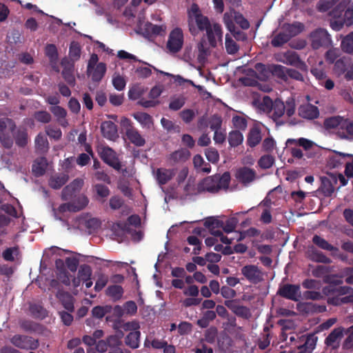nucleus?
<instances>
[{
	"instance_id": "052dcab7",
	"label": "nucleus",
	"mask_w": 353,
	"mask_h": 353,
	"mask_svg": "<svg viewBox=\"0 0 353 353\" xmlns=\"http://www.w3.org/2000/svg\"><path fill=\"white\" fill-rule=\"evenodd\" d=\"M21 328L28 332H35L39 330V324L30 320H23L20 323Z\"/></svg>"
},
{
	"instance_id": "f257e3e1",
	"label": "nucleus",
	"mask_w": 353,
	"mask_h": 353,
	"mask_svg": "<svg viewBox=\"0 0 353 353\" xmlns=\"http://www.w3.org/2000/svg\"><path fill=\"white\" fill-rule=\"evenodd\" d=\"M230 181V174L228 172H224L221 176L215 174L205 177L198 184V192L216 193L221 189H228Z\"/></svg>"
},
{
	"instance_id": "338daca9",
	"label": "nucleus",
	"mask_w": 353,
	"mask_h": 353,
	"mask_svg": "<svg viewBox=\"0 0 353 353\" xmlns=\"http://www.w3.org/2000/svg\"><path fill=\"white\" fill-rule=\"evenodd\" d=\"M274 163V158L272 155L270 154H265L262 156L258 161L259 165L263 169H268L271 168Z\"/></svg>"
},
{
	"instance_id": "4d7b16f0",
	"label": "nucleus",
	"mask_w": 353,
	"mask_h": 353,
	"mask_svg": "<svg viewBox=\"0 0 353 353\" xmlns=\"http://www.w3.org/2000/svg\"><path fill=\"white\" fill-rule=\"evenodd\" d=\"M256 70L259 73L257 77L261 80H266L268 79L270 72V65L267 68L266 65L261 63H258L255 65Z\"/></svg>"
},
{
	"instance_id": "ea45409f",
	"label": "nucleus",
	"mask_w": 353,
	"mask_h": 353,
	"mask_svg": "<svg viewBox=\"0 0 353 353\" xmlns=\"http://www.w3.org/2000/svg\"><path fill=\"white\" fill-rule=\"evenodd\" d=\"M124 293L123 288L121 285H109L106 289V294L114 301H119Z\"/></svg>"
},
{
	"instance_id": "a211bd4d",
	"label": "nucleus",
	"mask_w": 353,
	"mask_h": 353,
	"mask_svg": "<svg viewBox=\"0 0 353 353\" xmlns=\"http://www.w3.org/2000/svg\"><path fill=\"white\" fill-rule=\"evenodd\" d=\"M352 157V154L334 151L333 154L328 158L327 165L331 168H339L343 164L347 163L346 161L347 158L351 159Z\"/></svg>"
},
{
	"instance_id": "e433bc0d",
	"label": "nucleus",
	"mask_w": 353,
	"mask_h": 353,
	"mask_svg": "<svg viewBox=\"0 0 353 353\" xmlns=\"http://www.w3.org/2000/svg\"><path fill=\"white\" fill-rule=\"evenodd\" d=\"M329 296L327 299V303L329 305L339 306L343 304L349 303L353 302V296H345L343 297H341L336 294H327Z\"/></svg>"
},
{
	"instance_id": "37998d69",
	"label": "nucleus",
	"mask_w": 353,
	"mask_h": 353,
	"mask_svg": "<svg viewBox=\"0 0 353 353\" xmlns=\"http://www.w3.org/2000/svg\"><path fill=\"white\" fill-rule=\"evenodd\" d=\"M350 3L348 0H342L339 1L335 8L330 12L332 18L342 19L344 10Z\"/></svg>"
},
{
	"instance_id": "20e7f679",
	"label": "nucleus",
	"mask_w": 353,
	"mask_h": 353,
	"mask_svg": "<svg viewBox=\"0 0 353 353\" xmlns=\"http://www.w3.org/2000/svg\"><path fill=\"white\" fill-rule=\"evenodd\" d=\"M183 32L181 28L176 27L170 31L166 48L170 52L177 53L183 48Z\"/></svg>"
},
{
	"instance_id": "c03bdc74",
	"label": "nucleus",
	"mask_w": 353,
	"mask_h": 353,
	"mask_svg": "<svg viewBox=\"0 0 353 353\" xmlns=\"http://www.w3.org/2000/svg\"><path fill=\"white\" fill-rule=\"evenodd\" d=\"M341 48L344 52L353 54V32L343 38Z\"/></svg>"
},
{
	"instance_id": "7ed1b4c3",
	"label": "nucleus",
	"mask_w": 353,
	"mask_h": 353,
	"mask_svg": "<svg viewBox=\"0 0 353 353\" xmlns=\"http://www.w3.org/2000/svg\"><path fill=\"white\" fill-rule=\"evenodd\" d=\"M123 343L121 336L117 334L110 335L105 339L96 342V350L100 353H108L107 352H114L119 349Z\"/></svg>"
},
{
	"instance_id": "0eeeda50",
	"label": "nucleus",
	"mask_w": 353,
	"mask_h": 353,
	"mask_svg": "<svg viewBox=\"0 0 353 353\" xmlns=\"http://www.w3.org/2000/svg\"><path fill=\"white\" fill-rule=\"evenodd\" d=\"M241 274L252 284H258L263 281V273L257 265H246L241 269Z\"/></svg>"
},
{
	"instance_id": "774afa93",
	"label": "nucleus",
	"mask_w": 353,
	"mask_h": 353,
	"mask_svg": "<svg viewBox=\"0 0 353 353\" xmlns=\"http://www.w3.org/2000/svg\"><path fill=\"white\" fill-rule=\"evenodd\" d=\"M89 203L88 197L85 195L79 196L77 199L72 201L76 212L83 210Z\"/></svg>"
},
{
	"instance_id": "7c9ffc66",
	"label": "nucleus",
	"mask_w": 353,
	"mask_h": 353,
	"mask_svg": "<svg viewBox=\"0 0 353 353\" xmlns=\"http://www.w3.org/2000/svg\"><path fill=\"white\" fill-rule=\"evenodd\" d=\"M174 170L158 168L156 172V178L160 185L166 184L174 176Z\"/></svg>"
},
{
	"instance_id": "4468645a",
	"label": "nucleus",
	"mask_w": 353,
	"mask_h": 353,
	"mask_svg": "<svg viewBox=\"0 0 353 353\" xmlns=\"http://www.w3.org/2000/svg\"><path fill=\"white\" fill-rule=\"evenodd\" d=\"M306 255L310 260L316 263L325 264H330L332 263L331 259L327 257L322 252L317 250L314 245H311L307 247Z\"/></svg>"
},
{
	"instance_id": "4c0bfd02",
	"label": "nucleus",
	"mask_w": 353,
	"mask_h": 353,
	"mask_svg": "<svg viewBox=\"0 0 353 353\" xmlns=\"http://www.w3.org/2000/svg\"><path fill=\"white\" fill-rule=\"evenodd\" d=\"M343 121L344 118L341 116L330 117L324 120L323 125L327 130L339 128L341 130Z\"/></svg>"
},
{
	"instance_id": "3c124183",
	"label": "nucleus",
	"mask_w": 353,
	"mask_h": 353,
	"mask_svg": "<svg viewBox=\"0 0 353 353\" xmlns=\"http://www.w3.org/2000/svg\"><path fill=\"white\" fill-rule=\"evenodd\" d=\"M29 310L32 316L34 318L43 319L47 314L46 310L39 304H30Z\"/></svg>"
},
{
	"instance_id": "9d476101",
	"label": "nucleus",
	"mask_w": 353,
	"mask_h": 353,
	"mask_svg": "<svg viewBox=\"0 0 353 353\" xmlns=\"http://www.w3.org/2000/svg\"><path fill=\"white\" fill-rule=\"evenodd\" d=\"M101 159L108 165L117 171H120L121 164L117 157L116 152L110 147H103L100 152Z\"/></svg>"
},
{
	"instance_id": "9b49d317",
	"label": "nucleus",
	"mask_w": 353,
	"mask_h": 353,
	"mask_svg": "<svg viewBox=\"0 0 353 353\" xmlns=\"http://www.w3.org/2000/svg\"><path fill=\"white\" fill-rule=\"evenodd\" d=\"M285 112V103L279 100L276 99L272 105V108L269 112L270 117L278 125H283L285 123V121L282 119Z\"/></svg>"
},
{
	"instance_id": "8fccbe9b",
	"label": "nucleus",
	"mask_w": 353,
	"mask_h": 353,
	"mask_svg": "<svg viewBox=\"0 0 353 353\" xmlns=\"http://www.w3.org/2000/svg\"><path fill=\"white\" fill-rule=\"evenodd\" d=\"M35 147L37 150L46 152L49 148V144L46 137L39 133L35 138Z\"/></svg>"
},
{
	"instance_id": "4be33fe9",
	"label": "nucleus",
	"mask_w": 353,
	"mask_h": 353,
	"mask_svg": "<svg viewBox=\"0 0 353 353\" xmlns=\"http://www.w3.org/2000/svg\"><path fill=\"white\" fill-rule=\"evenodd\" d=\"M56 296L68 312H72L74 310V297L69 292L59 290Z\"/></svg>"
},
{
	"instance_id": "58836bf2",
	"label": "nucleus",
	"mask_w": 353,
	"mask_h": 353,
	"mask_svg": "<svg viewBox=\"0 0 353 353\" xmlns=\"http://www.w3.org/2000/svg\"><path fill=\"white\" fill-rule=\"evenodd\" d=\"M287 70H288V68H286L283 65H281L272 64L270 65L271 74L274 77H275L285 82L288 81Z\"/></svg>"
},
{
	"instance_id": "412c9836",
	"label": "nucleus",
	"mask_w": 353,
	"mask_h": 353,
	"mask_svg": "<svg viewBox=\"0 0 353 353\" xmlns=\"http://www.w3.org/2000/svg\"><path fill=\"white\" fill-rule=\"evenodd\" d=\"M101 131L104 138L109 140H114L118 137L117 126L111 121L102 122L101 125Z\"/></svg>"
},
{
	"instance_id": "b1692460",
	"label": "nucleus",
	"mask_w": 353,
	"mask_h": 353,
	"mask_svg": "<svg viewBox=\"0 0 353 353\" xmlns=\"http://www.w3.org/2000/svg\"><path fill=\"white\" fill-rule=\"evenodd\" d=\"M208 41L212 47H216L217 41H221L222 29L219 23H214L211 28L206 31Z\"/></svg>"
},
{
	"instance_id": "e2e57ef3",
	"label": "nucleus",
	"mask_w": 353,
	"mask_h": 353,
	"mask_svg": "<svg viewBox=\"0 0 353 353\" xmlns=\"http://www.w3.org/2000/svg\"><path fill=\"white\" fill-rule=\"evenodd\" d=\"M339 1L340 0H320L317 3V9L320 12H326Z\"/></svg>"
},
{
	"instance_id": "79ce46f5",
	"label": "nucleus",
	"mask_w": 353,
	"mask_h": 353,
	"mask_svg": "<svg viewBox=\"0 0 353 353\" xmlns=\"http://www.w3.org/2000/svg\"><path fill=\"white\" fill-rule=\"evenodd\" d=\"M341 138L350 139L353 137V121L349 119H344L342 123L341 132H339Z\"/></svg>"
},
{
	"instance_id": "6e6552de",
	"label": "nucleus",
	"mask_w": 353,
	"mask_h": 353,
	"mask_svg": "<svg viewBox=\"0 0 353 353\" xmlns=\"http://www.w3.org/2000/svg\"><path fill=\"white\" fill-rule=\"evenodd\" d=\"M61 65L63 67L61 72L63 78L69 85L74 87L76 83L74 75V63L71 61L69 58L64 57L61 61Z\"/></svg>"
},
{
	"instance_id": "603ef678",
	"label": "nucleus",
	"mask_w": 353,
	"mask_h": 353,
	"mask_svg": "<svg viewBox=\"0 0 353 353\" xmlns=\"http://www.w3.org/2000/svg\"><path fill=\"white\" fill-rule=\"evenodd\" d=\"M81 57V47L77 42L72 41L70 45L69 57L71 61L79 60Z\"/></svg>"
},
{
	"instance_id": "2eb2a0df",
	"label": "nucleus",
	"mask_w": 353,
	"mask_h": 353,
	"mask_svg": "<svg viewBox=\"0 0 353 353\" xmlns=\"http://www.w3.org/2000/svg\"><path fill=\"white\" fill-rule=\"evenodd\" d=\"M224 304L234 314L239 317L248 319L250 316V309L246 306L239 305L236 300H227L225 301Z\"/></svg>"
},
{
	"instance_id": "cd10ccee",
	"label": "nucleus",
	"mask_w": 353,
	"mask_h": 353,
	"mask_svg": "<svg viewBox=\"0 0 353 353\" xmlns=\"http://www.w3.org/2000/svg\"><path fill=\"white\" fill-rule=\"evenodd\" d=\"M125 134L130 142L138 147L143 146L145 143L144 138H143L139 131L132 126H130L126 129Z\"/></svg>"
},
{
	"instance_id": "5701e85b",
	"label": "nucleus",
	"mask_w": 353,
	"mask_h": 353,
	"mask_svg": "<svg viewBox=\"0 0 353 353\" xmlns=\"http://www.w3.org/2000/svg\"><path fill=\"white\" fill-rule=\"evenodd\" d=\"M195 9L192 6V11L194 12V21L196 23V25L198 28V29L201 31H207L210 28H211V23L210 22L209 19L203 15L200 11L199 10V8L197 6H195Z\"/></svg>"
},
{
	"instance_id": "72a5a7b5",
	"label": "nucleus",
	"mask_w": 353,
	"mask_h": 353,
	"mask_svg": "<svg viewBox=\"0 0 353 353\" xmlns=\"http://www.w3.org/2000/svg\"><path fill=\"white\" fill-rule=\"evenodd\" d=\"M190 157V151L186 148H181L170 154L169 159L174 163L185 162Z\"/></svg>"
},
{
	"instance_id": "a878e982",
	"label": "nucleus",
	"mask_w": 353,
	"mask_h": 353,
	"mask_svg": "<svg viewBox=\"0 0 353 353\" xmlns=\"http://www.w3.org/2000/svg\"><path fill=\"white\" fill-rule=\"evenodd\" d=\"M262 139L261 128L257 126H253L249 131L247 138V145L250 148L256 146Z\"/></svg>"
},
{
	"instance_id": "13d9d810",
	"label": "nucleus",
	"mask_w": 353,
	"mask_h": 353,
	"mask_svg": "<svg viewBox=\"0 0 353 353\" xmlns=\"http://www.w3.org/2000/svg\"><path fill=\"white\" fill-rule=\"evenodd\" d=\"M225 46L227 52L230 54H234L236 53L239 49V47L236 43L228 34L225 35Z\"/></svg>"
},
{
	"instance_id": "39448f33",
	"label": "nucleus",
	"mask_w": 353,
	"mask_h": 353,
	"mask_svg": "<svg viewBox=\"0 0 353 353\" xmlns=\"http://www.w3.org/2000/svg\"><path fill=\"white\" fill-rule=\"evenodd\" d=\"M312 48L317 50L321 47H329L332 40L327 31L323 28H319L313 31L310 34Z\"/></svg>"
},
{
	"instance_id": "5fc2aeb1",
	"label": "nucleus",
	"mask_w": 353,
	"mask_h": 353,
	"mask_svg": "<svg viewBox=\"0 0 353 353\" xmlns=\"http://www.w3.org/2000/svg\"><path fill=\"white\" fill-rule=\"evenodd\" d=\"M332 271V268L330 266L319 265L312 270V275L316 278L323 277L324 279L325 276L329 274Z\"/></svg>"
},
{
	"instance_id": "6ab92c4d",
	"label": "nucleus",
	"mask_w": 353,
	"mask_h": 353,
	"mask_svg": "<svg viewBox=\"0 0 353 353\" xmlns=\"http://www.w3.org/2000/svg\"><path fill=\"white\" fill-rule=\"evenodd\" d=\"M283 57L285 58L284 63L290 65L294 66L301 70H306V64L301 60L299 54L293 51H288L284 53Z\"/></svg>"
},
{
	"instance_id": "423d86ee",
	"label": "nucleus",
	"mask_w": 353,
	"mask_h": 353,
	"mask_svg": "<svg viewBox=\"0 0 353 353\" xmlns=\"http://www.w3.org/2000/svg\"><path fill=\"white\" fill-rule=\"evenodd\" d=\"M276 294L283 298L296 302L301 298V288L298 284L280 285Z\"/></svg>"
},
{
	"instance_id": "69168bd1",
	"label": "nucleus",
	"mask_w": 353,
	"mask_h": 353,
	"mask_svg": "<svg viewBox=\"0 0 353 353\" xmlns=\"http://www.w3.org/2000/svg\"><path fill=\"white\" fill-rule=\"evenodd\" d=\"M46 132L48 136L54 140H59L62 137V132L59 128L49 125L46 128Z\"/></svg>"
},
{
	"instance_id": "a19ab883",
	"label": "nucleus",
	"mask_w": 353,
	"mask_h": 353,
	"mask_svg": "<svg viewBox=\"0 0 353 353\" xmlns=\"http://www.w3.org/2000/svg\"><path fill=\"white\" fill-rule=\"evenodd\" d=\"M133 116L143 128L150 129L153 125L152 117L148 113L138 112L134 113Z\"/></svg>"
},
{
	"instance_id": "bb28decb",
	"label": "nucleus",
	"mask_w": 353,
	"mask_h": 353,
	"mask_svg": "<svg viewBox=\"0 0 353 353\" xmlns=\"http://www.w3.org/2000/svg\"><path fill=\"white\" fill-rule=\"evenodd\" d=\"M69 176L66 173H57L52 176L49 179V185L54 190H59L68 181Z\"/></svg>"
},
{
	"instance_id": "c756f323",
	"label": "nucleus",
	"mask_w": 353,
	"mask_h": 353,
	"mask_svg": "<svg viewBox=\"0 0 353 353\" xmlns=\"http://www.w3.org/2000/svg\"><path fill=\"white\" fill-rule=\"evenodd\" d=\"M312 241L314 245L321 250L329 252H337L339 250L336 247L330 244L327 240L319 235H314Z\"/></svg>"
},
{
	"instance_id": "09e8293b",
	"label": "nucleus",
	"mask_w": 353,
	"mask_h": 353,
	"mask_svg": "<svg viewBox=\"0 0 353 353\" xmlns=\"http://www.w3.org/2000/svg\"><path fill=\"white\" fill-rule=\"evenodd\" d=\"M46 55L49 58L52 65L57 64L58 61V51L54 44H48L45 49Z\"/></svg>"
},
{
	"instance_id": "c9c22d12",
	"label": "nucleus",
	"mask_w": 353,
	"mask_h": 353,
	"mask_svg": "<svg viewBox=\"0 0 353 353\" xmlns=\"http://www.w3.org/2000/svg\"><path fill=\"white\" fill-rule=\"evenodd\" d=\"M106 64L103 62H100L98 63L91 70V72L88 74L91 75L92 81L99 83L103 78L106 72Z\"/></svg>"
},
{
	"instance_id": "f704fd0d",
	"label": "nucleus",
	"mask_w": 353,
	"mask_h": 353,
	"mask_svg": "<svg viewBox=\"0 0 353 353\" xmlns=\"http://www.w3.org/2000/svg\"><path fill=\"white\" fill-rule=\"evenodd\" d=\"M303 25L300 22L285 24L283 29L284 32L291 39L292 37L300 34L303 30Z\"/></svg>"
},
{
	"instance_id": "bf43d9fd",
	"label": "nucleus",
	"mask_w": 353,
	"mask_h": 353,
	"mask_svg": "<svg viewBox=\"0 0 353 353\" xmlns=\"http://www.w3.org/2000/svg\"><path fill=\"white\" fill-rule=\"evenodd\" d=\"M19 254V250L17 246L6 248L2 253V257L6 261H14V256Z\"/></svg>"
},
{
	"instance_id": "1a4fd4ad",
	"label": "nucleus",
	"mask_w": 353,
	"mask_h": 353,
	"mask_svg": "<svg viewBox=\"0 0 353 353\" xmlns=\"http://www.w3.org/2000/svg\"><path fill=\"white\" fill-rule=\"evenodd\" d=\"M235 177L239 183L248 186L256 179V172L252 168L243 166L236 170Z\"/></svg>"
},
{
	"instance_id": "680f3d73",
	"label": "nucleus",
	"mask_w": 353,
	"mask_h": 353,
	"mask_svg": "<svg viewBox=\"0 0 353 353\" xmlns=\"http://www.w3.org/2000/svg\"><path fill=\"white\" fill-rule=\"evenodd\" d=\"M344 334L348 335L343 343V348L350 350L353 348V325L345 329Z\"/></svg>"
},
{
	"instance_id": "864d4df0",
	"label": "nucleus",
	"mask_w": 353,
	"mask_h": 353,
	"mask_svg": "<svg viewBox=\"0 0 353 353\" xmlns=\"http://www.w3.org/2000/svg\"><path fill=\"white\" fill-rule=\"evenodd\" d=\"M317 339V336L314 334L308 335L304 344L301 347V349H303L307 352V353H311L316 347Z\"/></svg>"
},
{
	"instance_id": "de8ad7c7",
	"label": "nucleus",
	"mask_w": 353,
	"mask_h": 353,
	"mask_svg": "<svg viewBox=\"0 0 353 353\" xmlns=\"http://www.w3.org/2000/svg\"><path fill=\"white\" fill-rule=\"evenodd\" d=\"M290 39L284 31L279 32L272 39L271 44L273 47L279 48L288 43Z\"/></svg>"
},
{
	"instance_id": "dca6fc26",
	"label": "nucleus",
	"mask_w": 353,
	"mask_h": 353,
	"mask_svg": "<svg viewBox=\"0 0 353 353\" xmlns=\"http://www.w3.org/2000/svg\"><path fill=\"white\" fill-rule=\"evenodd\" d=\"M165 29L166 27L164 25H156L151 22H147L143 26V34L145 37L151 39L163 35Z\"/></svg>"
},
{
	"instance_id": "f03ea898",
	"label": "nucleus",
	"mask_w": 353,
	"mask_h": 353,
	"mask_svg": "<svg viewBox=\"0 0 353 353\" xmlns=\"http://www.w3.org/2000/svg\"><path fill=\"white\" fill-rule=\"evenodd\" d=\"M10 341L14 347L21 350H35L39 347V340L28 335L15 334Z\"/></svg>"
},
{
	"instance_id": "c85d7f7f",
	"label": "nucleus",
	"mask_w": 353,
	"mask_h": 353,
	"mask_svg": "<svg viewBox=\"0 0 353 353\" xmlns=\"http://www.w3.org/2000/svg\"><path fill=\"white\" fill-rule=\"evenodd\" d=\"M349 58L343 57L341 58L338 59L334 64L333 72L337 77H341L343 75L345 77V74L347 72V70L349 66Z\"/></svg>"
},
{
	"instance_id": "ddd939ff",
	"label": "nucleus",
	"mask_w": 353,
	"mask_h": 353,
	"mask_svg": "<svg viewBox=\"0 0 353 353\" xmlns=\"http://www.w3.org/2000/svg\"><path fill=\"white\" fill-rule=\"evenodd\" d=\"M345 328L339 327L334 328L325 338V344L336 350L339 347L340 341L344 336Z\"/></svg>"
},
{
	"instance_id": "393cba45",
	"label": "nucleus",
	"mask_w": 353,
	"mask_h": 353,
	"mask_svg": "<svg viewBox=\"0 0 353 353\" xmlns=\"http://www.w3.org/2000/svg\"><path fill=\"white\" fill-rule=\"evenodd\" d=\"M325 294H336L337 296H353V288L350 286H332L328 285L323 288Z\"/></svg>"
},
{
	"instance_id": "0e129e2a",
	"label": "nucleus",
	"mask_w": 353,
	"mask_h": 353,
	"mask_svg": "<svg viewBox=\"0 0 353 353\" xmlns=\"http://www.w3.org/2000/svg\"><path fill=\"white\" fill-rule=\"evenodd\" d=\"M85 227L89 234L96 232L101 227V221L97 218H91L85 221Z\"/></svg>"
},
{
	"instance_id": "49530a36",
	"label": "nucleus",
	"mask_w": 353,
	"mask_h": 353,
	"mask_svg": "<svg viewBox=\"0 0 353 353\" xmlns=\"http://www.w3.org/2000/svg\"><path fill=\"white\" fill-rule=\"evenodd\" d=\"M16 144L19 147H25L28 143V136L26 129H18L14 134Z\"/></svg>"
},
{
	"instance_id": "6e6d98bb",
	"label": "nucleus",
	"mask_w": 353,
	"mask_h": 353,
	"mask_svg": "<svg viewBox=\"0 0 353 353\" xmlns=\"http://www.w3.org/2000/svg\"><path fill=\"white\" fill-rule=\"evenodd\" d=\"M342 278L343 276L339 274H329L325 276L323 281L330 285L336 287L337 285H340L343 283Z\"/></svg>"
},
{
	"instance_id": "f8f14e48",
	"label": "nucleus",
	"mask_w": 353,
	"mask_h": 353,
	"mask_svg": "<svg viewBox=\"0 0 353 353\" xmlns=\"http://www.w3.org/2000/svg\"><path fill=\"white\" fill-rule=\"evenodd\" d=\"M84 181L82 179H75L62 190L61 198L64 201L72 199L81 190Z\"/></svg>"
},
{
	"instance_id": "2f4dec72",
	"label": "nucleus",
	"mask_w": 353,
	"mask_h": 353,
	"mask_svg": "<svg viewBox=\"0 0 353 353\" xmlns=\"http://www.w3.org/2000/svg\"><path fill=\"white\" fill-rule=\"evenodd\" d=\"M140 331L129 332L124 339L125 345L132 350L137 349L140 345Z\"/></svg>"
},
{
	"instance_id": "f3484780",
	"label": "nucleus",
	"mask_w": 353,
	"mask_h": 353,
	"mask_svg": "<svg viewBox=\"0 0 353 353\" xmlns=\"http://www.w3.org/2000/svg\"><path fill=\"white\" fill-rule=\"evenodd\" d=\"M299 115L305 119L313 120L319 116V110L317 106L311 103L303 104L298 109Z\"/></svg>"
},
{
	"instance_id": "473e14b6",
	"label": "nucleus",
	"mask_w": 353,
	"mask_h": 353,
	"mask_svg": "<svg viewBox=\"0 0 353 353\" xmlns=\"http://www.w3.org/2000/svg\"><path fill=\"white\" fill-rule=\"evenodd\" d=\"M47 166V159L45 157H41L34 161L32 165V171L35 176H41L46 173Z\"/></svg>"
},
{
	"instance_id": "a18cd8bd",
	"label": "nucleus",
	"mask_w": 353,
	"mask_h": 353,
	"mask_svg": "<svg viewBox=\"0 0 353 353\" xmlns=\"http://www.w3.org/2000/svg\"><path fill=\"white\" fill-rule=\"evenodd\" d=\"M243 136L239 130H232L229 133L228 142L232 148L239 146L243 143Z\"/></svg>"
},
{
	"instance_id": "aec40b11",
	"label": "nucleus",
	"mask_w": 353,
	"mask_h": 353,
	"mask_svg": "<svg viewBox=\"0 0 353 353\" xmlns=\"http://www.w3.org/2000/svg\"><path fill=\"white\" fill-rule=\"evenodd\" d=\"M203 225L213 236L221 235V229L223 226V221L214 216H210L205 219Z\"/></svg>"
}]
</instances>
